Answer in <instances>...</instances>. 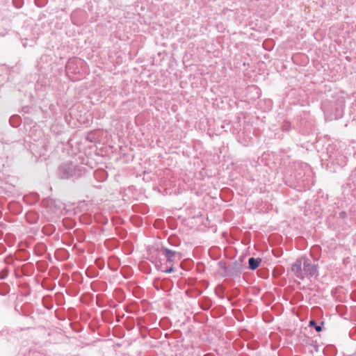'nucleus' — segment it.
<instances>
[{"label":"nucleus","mask_w":356,"mask_h":356,"mask_svg":"<svg viewBox=\"0 0 356 356\" xmlns=\"http://www.w3.org/2000/svg\"><path fill=\"white\" fill-rule=\"evenodd\" d=\"M160 255L164 257L165 262H162V259L160 258L155 263L156 268L165 273H170L174 271L173 265L175 261H179L181 259V254L179 252L170 250L168 248L162 246L158 250Z\"/></svg>","instance_id":"f257e3e1"},{"label":"nucleus","mask_w":356,"mask_h":356,"mask_svg":"<svg viewBox=\"0 0 356 356\" xmlns=\"http://www.w3.org/2000/svg\"><path fill=\"white\" fill-rule=\"evenodd\" d=\"M345 107V99L339 97L335 101L327 100L322 103L323 110L326 120H338L343 117Z\"/></svg>","instance_id":"f03ea898"},{"label":"nucleus","mask_w":356,"mask_h":356,"mask_svg":"<svg viewBox=\"0 0 356 356\" xmlns=\"http://www.w3.org/2000/svg\"><path fill=\"white\" fill-rule=\"evenodd\" d=\"M323 154H325L324 156H327V159L333 165L342 168L346 165L347 157L334 144H329Z\"/></svg>","instance_id":"7ed1b4c3"},{"label":"nucleus","mask_w":356,"mask_h":356,"mask_svg":"<svg viewBox=\"0 0 356 356\" xmlns=\"http://www.w3.org/2000/svg\"><path fill=\"white\" fill-rule=\"evenodd\" d=\"M83 173L81 168H77L72 161H67L60 165L58 170V175L60 178L69 179L71 178H79Z\"/></svg>","instance_id":"20e7f679"},{"label":"nucleus","mask_w":356,"mask_h":356,"mask_svg":"<svg viewBox=\"0 0 356 356\" xmlns=\"http://www.w3.org/2000/svg\"><path fill=\"white\" fill-rule=\"evenodd\" d=\"M293 171V177L297 183H303L307 180L305 177H309L311 170L307 163L302 162H294L291 166Z\"/></svg>","instance_id":"39448f33"},{"label":"nucleus","mask_w":356,"mask_h":356,"mask_svg":"<svg viewBox=\"0 0 356 356\" xmlns=\"http://www.w3.org/2000/svg\"><path fill=\"white\" fill-rule=\"evenodd\" d=\"M221 268L224 270V276L237 277L243 271L242 260L235 261L228 266L224 264Z\"/></svg>","instance_id":"423d86ee"},{"label":"nucleus","mask_w":356,"mask_h":356,"mask_svg":"<svg viewBox=\"0 0 356 356\" xmlns=\"http://www.w3.org/2000/svg\"><path fill=\"white\" fill-rule=\"evenodd\" d=\"M318 265L316 264H312L311 261L308 258H304L303 259V272L305 273V277L309 275V277H314L318 275Z\"/></svg>","instance_id":"0eeeda50"},{"label":"nucleus","mask_w":356,"mask_h":356,"mask_svg":"<svg viewBox=\"0 0 356 356\" xmlns=\"http://www.w3.org/2000/svg\"><path fill=\"white\" fill-rule=\"evenodd\" d=\"M292 273L300 280H303L305 277V273L303 272V262L302 259H298L291 265Z\"/></svg>","instance_id":"6e6552de"},{"label":"nucleus","mask_w":356,"mask_h":356,"mask_svg":"<svg viewBox=\"0 0 356 356\" xmlns=\"http://www.w3.org/2000/svg\"><path fill=\"white\" fill-rule=\"evenodd\" d=\"M81 64L82 60L81 59H78L76 58L69 59L65 65L66 70L68 72L77 73L78 72L76 70L78 69V66Z\"/></svg>","instance_id":"1a4fd4ad"},{"label":"nucleus","mask_w":356,"mask_h":356,"mask_svg":"<svg viewBox=\"0 0 356 356\" xmlns=\"http://www.w3.org/2000/svg\"><path fill=\"white\" fill-rule=\"evenodd\" d=\"M261 261L262 260L259 257H250L248 259V268L252 270H256L260 266Z\"/></svg>","instance_id":"9d476101"},{"label":"nucleus","mask_w":356,"mask_h":356,"mask_svg":"<svg viewBox=\"0 0 356 356\" xmlns=\"http://www.w3.org/2000/svg\"><path fill=\"white\" fill-rule=\"evenodd\" d=\"M94 176L96 179H99L100 181H104L107 179L108 174L107 172L103 169H98L95 172Z\"/></svg>","instance_id":"9b49d317"},{"label":"nucleus","mask_w":356,"mask_h":356,"mask_svg":"<svg viewBox=\"0 0 356 356\" xmlns=\"http://www.w3.org/2000/svg\"><path fill=\"white\" fill-rule=\"evenodd\" d=\"M212 306V301L209 298H204V300L202 302L201 307L203 310L207 311Z\"/></svg>","instance_id":"f8f14e48"},{"label":"nucleus","mask_w":356,"mask_h":356,"mask_svg":"<svg viewBox=\"0 0 356 356\" xmlns=\"http://www.w3.org/2000/svg\"><path fill=\"white\" fill-rule=\"evenodd\" d=\"M309 325L314 327L317 332H320L323 330V322L322 321L320 325H318L314 320H312L309 321Z\"/></svg>","instance_id":"ddd939ff"},{"label":"nucleus","mask_w":356,"mask_h":356,"mask_svg":"<svg viewBox=\"0 0 356 356\" xmlns=\"http://www.w3.org/2000/svg\"><path fill=\"white\" fill-rule=\"evenodd\" d=\"M280 129L282 131L289 132L291 129V122L287 120H284L280 126Z\"/></svg>","instance_id":"4468645a"},{"label":"nucleus","mask_w":356,"mask_h":356,"mask_svg":"<svg viewBox=\"0 0 356 356\" xmlns=\"http://www.w3.org/2000/svg\"><path fill=\"white\" fill-rule=\"evenodd\" d=\"M54 231V227L51 225L45 226L42 228V232L46 235H51Z\"/></svg>","instance_id":"2eb2a0df"},{"label":"nucleus","mask_w":356,"mask_h":356,"mask_svg":"<svg viewBox=\"0 0 356 356\" xmlns=\"http://www.w3.org/2000/svg\"><path fill=\"white\" fill-rule=\"evenodd\" d=\"M34 3L38 8H43L47 4L48 0H34Z\"/></svg>","instance_id":"dca6fc26"},{"label":"nucleus","mask_w":356,"mask_h":356,"mask_svg":"<svg viewBox=\"0 0 356 356\" xmlns=\"http://www.w3.org/2000/svg\"><path fill=\"white\" fill-rule=\"evenodd\" d=\"M168 242L171 245L177 247L180 245V241L176 238L170 237L168 238Z\"/></svg>","instance_id":"f3484780"},{"label":"nucleus","mask_w":356,"mask_h":356,"mask_svg":"<svg viewBox=\"0 0 356 356\" xmlns=\"http://www.w3.org/2000/svg\"><path fill=\"white\" fill-rule=\"evenodd\" d=\"M9 274V270L8 268H4L1 270L0 280H5Z\"/></svg>","instance_id":"a211bd4d"},{"label":"nucleus","mask_w":356,"mask_h":356,"mask_svg":"<svg viewBox=\"0 0 356 356\" xmlns=\"http://www.w3.org/2000/svg\"><path fill=\"white\" fill-rule=\"evenodd\" d=\"M13 5L16 8L19 9L24 6V0H13Z\"/></svg>","instance_id":"6ab92c4d"},{"label":"nucleus","mask_w":356,"mask_h":356,"mask_svg":"<svg viewBox=\"0 0 356 356\" xmlns=\"http://www.w3.org/2000/svg\"><path fill=\"white\" fill-rule=\"evenodd\" d=\"M48 58H49V56H47V55H42V56L40 57V60L38 61V67H40V63H43V62H44V61H45V62H47V60H48Z\"/></svg>","instance_id":"aec40b11"},{"label":"nucleus","mask_w":356,"mask_h":356,"mask_svg":"<svg viewBox=\"0 0 356 356\" xmlns=\"http://www.w3.org/2000/svg\"><path fill=\"white\" fill-rule=\"evenodd\" d=\"M346 217H347V213L346 211H341L339 213V218L344 219Z\"/></svg>","instance_id":"412c9836"},{"label":"nucleus","mask_w":356,"mask_h":356,"mask_svg":"<svg viewBox=\"0 0 356 356\" xmlns=\"http://www.w3.org/2000/svg\"><path fill=\"white\" fill-rule=\"evenodd\" d=\"M35 219L32 220H29V222H30V223L33 224V223L37 222V220H38V215H35Z\"/></svg>","instance_id":"4be33fe9"},{"label":"nucleus","mask_w":356,"mask_h":356,"mask_svg":"<svg viewBox=\"0 0 356 356\" xmlns=\"http://www.w3.org/2000/svg\"><path fill=\"white\" fill-rule=\"evenodd\" d=\"M275 136H277V137L278 138H282V136H281L280 135H279V134H278V133H275Z\"/></svg>","instance_id":"5701e85b"},{"label":"nucleus","mask_w":356,"mask_h":356,"mask_svg":"<svg viewBox=\"0 0 356 356\" xmlns=\"http://www.w3.org/2000/svg\"><path fill=\"white\" fill-rule=\"evenodd\" d=\"M10 124L13 127H17V124H13L11 122H10Z\"/></svg>","instance_id":"b1692460"},{"label":"nucleus","mask_w":356,"mask_h":356,"mask_svg":"<svg viewBox=\"0 0 356 356\" xmlns=\"http://www.w3.org/2000/svg\"><path fill=\"white\" fill-rule=\"evenodd\" d=\"M34 197H35V201H37V200H38V195H35Z\"/></svg>","instance_id":"393cba45"},{"label":"nucleus","mask_w":356,"mask_h":356,"mask_svg":"<svg viewBox=\"0 0 356 356\" xmlns=\"http://www.w3.org/2000/svg\"><path fill=\"white\" fill-rule=\"evenodd\" d=\"M219 298H222H222H224V296H223V295H220V296H219Z\"/></svg>","instance_id":"a878e982"},{"label":"nucleus","mask_w":356,"mask_h":356,"mask_svg":"<svg viewBox=\"0 0 356 356\" xmlns=\"http://www.w3.org/2000/svg\"><path fill=\"white\" fill-rule=\"evenodd\" d=\"M24 47H26V43H23Z\"/></svg>","instance_id":"bb28decb"},{"label":"nucleus","mask_w":356,"mask_h":356,"mask_svg":"<svg viewBox=\"0 0 356 356\" xmlns=\"http://www.w3.org/2000/svg\"><path fill=\"white\" fill-rule=\"evenodd\" d=\"M0 295H1V296H3V295H4V293H2L1 292H0Z\"/></svg>","instance_id":"cd10ccee"}]
</instances>
